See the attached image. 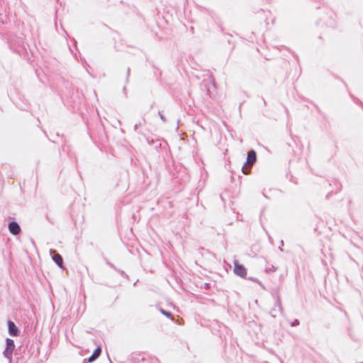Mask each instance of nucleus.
Wrapping results in <instances>:
<instances>
[{
  "mask_svg": "<svg viewBox=\"0 0 363 363\" xmlns=\"http://www.w3.org/2000/svg\"><path fill=\"white\" fill-rule=\"evenodd\" d=\"M255 161H256V152L254 150L249 151L247 152L246 162L245 164V166L242 167V172H244V174H247V172L244 170V168L245 167H251L253 165V164L255 162Z\"/></svg>",
  "mask_w": 363,
  "mask_h": 363,
  "instance_id": "obj_1",
  "label": "nucleus"
},
{
  "mask_svg": "<svg viewBox=\"0 0 363 363\" xmlns=\"http://www.w3.org/2000/svg\"><path fill=\"white\" fill-rule=\"evenodd\" d=\"M234 273L240 276L242 278H245L247 275V270L245 267L240 264L238 261L235 260L234 262Z\"/></svg>",
  "mask_w": 363,
  "mask_h": 363,
  "instance_id": "obj_2",
  "label": "nucleus"
},
{
  "mask_svg": "<svg viewBox=\"0 0 363 363\" xmlns=\"http://www.w3.org/2000/svg\"><path fill=\"white\" fill-rule=\"evenodd\" d=\"M15 345L13 340L6 339V347L4 352L5 357L10 358L14 350Z\"/></svg>",
  "mask_w": 363,
  "mask_h": 363,
  "instance_id": "obj_3",
  "label": "nucleus"
},
{
  "mask_svg": "<svg viewBox=\"0 0 363 363\" xmlns=\"http://www.w3.org/2000/svg\"><path fill=\"white\" fill-rule=\"evenodd\" d=\"M9 230L14 235H18L21 232V228L16 222H11L9 224Z\"/></svg>",
  "mask_w": 363,
  "mask_h": 363,
  "instance_id": "obj_4",
  "label": "nucleus"
},
{
  "mask_svg": "<svg viewBox=\"0 0 363 363\" xmlns=\"http://www.w3.org/2000/svg\"><path fill=\"white\" fill-rule=\"evenodd\" d=\"M8 328H9V332L11 335H12L13 336L18 335V329L13 322L11 321V320L8 321Z\"/></svg>",
  "mask_w": 363,
  "mask_h": 363,
  "instance_id": "obj_5",
  "label": "nucleus"
},
{
  "mask_svg": "<svg viewBox=\"0 0 363 363\" xmlns=\"http://www.w3.org/2000/svg\"><path fill=\"white\" fill-rule=\"evenodd\" d=\"M101 352V347L99 346L94 351L92 355L89 358L88 362H94L95 359H96L100 356Z\"/></svg>",
  "mask_w": 363,
  "mask_h": 363,
  "instance_id": "obj_6",
  "label": "nucleus"
},
{
  "mask_svg": "<svg viewBox=\"0 0 363 363\" xmlns=\"http://www.w3.org/2000/svg\"><path fill=\"white\" fill-rule=\"evenodd\" d=\"M53 261L60 267H62L63 260L60 254H55L52 257Z\"/></svg>",
  "mask_w": 363,
  "mask_h": 363,
  "instance_id": "obj_7",
  "label": "nucleus"
},
{
  "mask_svg": "<svg viewBox=\"0 0 363 363\" xmlns=\"http://www.w3.org/2000/svg\"><path fill=\"white\" fill-rule=\"evenodd\" d=\"M161 312H162L164 315H167V317H170V316H171V313H170L166 312V311H164V310H162V309L161 310Z\"/></svg>",
  "mask_w": 363,
  "mask_h": 363,
  "instance_id": "obj_8",
  "label": "nucleus"
},
{
  "mask_svg": "<svg viewBox=\"0 0 363 363\" xmlns=\"http://www.w3.org/2000/svg\"><path fill=\"white\" fill-rule=\"evenodd\" d=\"M159 116H160V118H161L163 121H166V118H165V117L164 116V115H163L161 112H159Z\"/></svg>",
  "mask_w": 363,
  "mask_h": 363,
  "instance_id": "obj_9",
  "label": "nucleus"
},
{
  "mask_svg": "<svg viewBox=\"0 0 363 363\" xmlns=\"http://www.w3.org/2000/svg\"><path fill=\"white\" fill-rule=\"evenodd\" d=\"M138 128V125L136 124V125H135V129H137Z\"/></svg>",
  "mask_w": 363,
  "mask_h": 363,
  "instance_id": "obj_10",
  "label": "nucleus"
}]
</instances>
